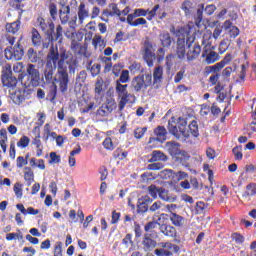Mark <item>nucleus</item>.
<instances>
[{
	"mask_svg": "<svg viewBox=\"0 0 256 256\" xmlns=\"http://www.w3.org/2000/svg\"><path fill=\"white\" fill-rule=\"evenodd\" d=\"M223 28L227 31V35H229L230 39H237L241 33L239 27L233 25L231 20H226L223 24Z\"/></svg>",
	"mask_w": 256,
	"mask_h": 256,
	"instance_id": "16",
	"label": "nucleus"
},
{
	"mask_svg": "<svg viewBox=\"0 0 256 256\" xmlns=\"http://www.w3.org/2000/svg\"><path fill=\"white\" fill-rule=\"evenodd\" d=\"M169 159L165 153L159 151V150H154L151 154V158L149 159V163H157V161H167Z\"/></svg>",
	"mask_w": 256,
	"mask_h": 256,
	"instance_id": "29",
	"label": "nucleus"
},
{
	"mask_svg": "<svg viewBox=\"0 0 256 256\" xmlns=\"http://www.w3.org/2000/svg\"><path fill=\"white\" fill-rule=\"evenodd\" d=\"M148 195L152 197V199H157L159 197V193L161 191V187H157L155 184H151L147 187Z\"/></svg>",
	"mask_w": 256,
	"mask_h": 256,
	"instance_id": "38",
	"label": "nucleus"
},
{
	"mask_svg": "<svg viewBox=\"0 0 256 256\" xmlns=\"http://www.w3.org/2000/svg\"><path fill=\"white\" fill-rule=\"evenodd\" d=\"M13 191H14L17 199H21V197H23V184L15 183Z\"/></svg>",
	"mask_w": 256,
	"mask_h": 256,
	"instance_id": "54",
	"label": "nucleus"
},
{
	"mask_svg": "<svg viewBox=\"0 0 256 256\" xmlns=\"http://www.w3.org/2000/svg\"><path fill=\"white\" fill-rule=\"evenodd\" d=\"M67 59H69L67 50H61L59 70H57L54 78V81L59 85L61 93H67V89H69V73H75V69L79 66L77 59ZM67 69H69V72H67Z\"/></svg>",
	"mask_w": 256,
	"mask_h": 256,
	"instance_id": "3",
	"label": "nucleus"
},
{
	"mask_svg": "<svg viewBox=\"0 0 256 256\" xmlns=\"http://www.w3.org/2000/svg\"><path fill=\"white\" fill-rule=\"evenodd\" d=\"M153 85V74L146 73V74H139L134 76L130 83V89L134 93H144L147 91L149 87Z\"/></svg>",
	"mask_w": 256,
	"mask_h": 256,
	"instance_id": "7",
	"label": "nucleus"
},
{
	"mask_svg": "<svg viewBox=\"0 0 256 256\" xmlns=\"http://www.w3.org/2000/svg\"><path fill=\"white\" fill-rule=\"evenodd\" d=\"M31 34V39L34 47H41L43 39L41 38V34L39 33V31L36 28H32Z\"/></svg>",
	"mask_w": 256,
	"mask_h": 256,
	"instance_id": "32",
	"label": "nucleus"
},
{
	"mask_svg": "<svg viewBox=\"0 0 256 256\" xmlns=\"http://www.w3.org/2000/svg\"><path fill=\"white\" fill-rule=\"evenodd\" d=\"M129 79H131V77L129 76V70H122L119 79L116 80V83H119V84L129 83Z\"/></svg>",
	"mask_w": 256,
	"mask_h": 256,
	"instance_id": "45",
	"label": "nucleus"
},
{
	"mask_svg": "<svg viewBox=\"0 0 256 256\" xmlns=\"http://www.w3.org/2000/svg\"><path fill=\"white\" fill-rule=\"evenodd\" d=\"M112 59V57L107 56L101 58L102 63H105L104 73H109L111 69H113V63H111Z\"/></svg>",
	"mask_w": 256,
	"mask_h": 256,
	"instance_id": "44",
	"label": "nucleus"
},
{
	"mask_svg": "<svg viewBox=\"0 0 256 256\" xmlns=\"http://www.w3.org/2000/svg\"><path fill=\"white\" fill-rule=\"evenodd\" d=\"M127 87H129V85H127V84H119V82H116L115 91H116V93H117L119 98L122 95H125L126 93H129V91H127Z\"/></svg>",
	"mask_w": 256,
	"mask_h": 256,
	"instance_id": "43",
	"label": "nucleus"
},
{
	"mask_svg": "<svg viewBox=\"0 0 256 256\" xmlns=\"http://www.w3.org/2000/svg\"><path fill=\"white\" fill-rule=\"evenodd\" d=\"M24 169V179L27 183V186L31 187V184L33 183V181H35V174L33 173V170H31L30 167H25Z\"/></svg>",
	"mask_w": 256,
	"mask_h": 256,
	"instance_id": "33",
	"label": "nucleus"
},
{
	"mask_svg": "<svg viewBox=\"0 0 256 256\" xmlns=\"http://www.w3.org/2000/svg\"><path fill=\"white\" fill-rule=\"evenodd\" d=\"M205 57H206V63L208 65H212V63L219 61V54L215 51H210L208 54L206 53Z\"/></svg>",
	"mask_w": 256,
	"mask_h": 256,
	"instance_id": "40",
	"label": "nucleus"
},
{
	"mask_svg": "<svg viewBox=\"0 0 256 256\" xmlns=\"http://www.w3.org/2000/svg\"><path fill=\"white\" fill-rule=\"evenodd\" d=\"M160 225H161V223H159V221L148 222L144 226V231L146 233H151V232H153V229H157L158 227H160Z\"/></svg>",
	"mask_w": 256,
	"mask_h": 256,
	"instance_id": "47",
	"label": "nucleus"
},
{
	"mask_svg": "<svg viewBox=\"0 0 256 256\" xmlns=\"http://www.w3.org/2000/svg\"><path fill=\"white\" fill-rule=\"evenodd\" d=\"M145 133H147V127L136 128L134 130V137H135V139H142V137H143V135H145Z\"/></svg>",
	"mask_w": 256,
	"mask_h": 256,
	"instance_id": "63",
	"label": "nucleus"
},
{
	"mask_svg": "<svg viewBox=\"0 0 256 256\" xmlns=\"http://www.w3.org/2000/svg\"><path fill=\"white\" fill-rule=\"evenodd\" d=\"M92 45L97 49V47H105V40H103V36L95 35L92 40Z\"/></svg>",
	"mask_w": 256,
	"mask_h": 256,
	"instance_id": "46",
	"label": "nucleus"
},
{
	"mask_svg": "<svg viewBox=\"0 0 256 256\" xmlns=\"http://www.w3.org/2000/svg\"><path fill=\"white\" fill-rule=\"evenodd\" d=\"M158 197L166 203H175V201H177V195L170 193L169 190L164 187H160Z\"/></svg>",
	"mask_w": 256,
	"mask_h": 256,
	"instance_id": "19",
	"label": "nucleus"
},
{
	"mask_svg": "<svg viewBox=\"0 0 256 256\" xmlns=\"http://www.w3.org/2000/svg\"><path fill=\"white\" fill-rule=\"evenodd\" d=\"M33 133H37L35 138L32 141V144L35 145L36 149H39L40 147H43L41 143V130L39 129V126H36L33 128Z\"/></svg>",
	"mask_w": 256,
	"mask_h": 256,
	"instance_id": "36",
	"label": "nucleus"
},
{
	"mask_svg": "<svg viewBox=\"0 0 256 256\" xmlns=\"http://www.w3.org/2000/svg\"><path fill=\"white\" fill-rule=\"evenodd\" d=\"M54 256H63V243L62 242H57L54 251H53Z\"/></svg>",
	"mask_w": 256,
	"mask_h": 256,
	"instance_id": "64",
	"label": "nucleus"
},
{
	"mask_svg": "<svg viewBox=\"0 0 256 256\" xmlns=\"http://www.w3.org/2000/svg\"><path fill=\"white\" fill-rule=\"evenodd\" d=\"M4 55L8 61H21L24 51L21 44L17 43L14 47H8L4 50Z\"/></svg>",
	"mask_w": 256,
	"mask_h": 256,
	"instance_id": "9",
	"label": "nucleus"
},
{
	"mask_svg": "<svg viewBox=\"0 0 256 256\" xmlns=\"http://www.w3.org/2000/svg\"><path fill=\"white\" fill-rule=\"evenodd\" d=\"M148 13H149V9L137 8L134 10V13L128 14V16H129V19H135L137 17L142 18V17H147Z\"/></svg>",
	"mask_w": 256,
	"mask_h": 256,
	"instance_id": "35",
	"label": "nucleus"
},
{
	"mask_svg": "<svg viewBox=\"0 0 256 256\" xmlns=\"http://www.w3.org/2000/svg\"><path fill=\"white\" fill-rule=\"evenodd\" d=\"M16 208L18 211H20V213H22V215H39V209H35L33 207H28L25 209V206L21 203L17 204Z\"/></svg>",
	"mask_w": 256,
	"mask_h": 256,
	"instance_id": "30",
	"label": "nucleus"
},
{
	"mask_svg": "<svg viewBox=\"0 0 256 256\" xmlns=\"http://www.w3.org/2000/svg\"><path fill=\"white\" fill-rule=\"evenodd\" d=\"M142 58L144 59L147 67H153L155 63V59H157L158 63H162L163 59H165V49L159 48L157 50V55L155 54V49L153 48V44L150 41H145L142 49Z\"/></svg>",
	"mask_w": 256,
	"mask_h": 256,
	"instance_id": "6",
	"label": "nucleus"
},
{
	"mask_svg": "<svg viewBox=\"0 0 256 256\" xmlns=\"http://www.w3.org/2000/svg\"><path fill=\"white\" fill-rule=\"evenodd\" d=\"M115 101H108L102 104L99 109L96 111V115L99 117H109L111 113L115 110Z\"/></svg>",
	"mask_w": 256,
	"mask_h": 256,
	"instance_id": "15",
	"label": "nucleus"
},
{
	"mask_svg": "<svg viewBox=\"0 0 256 256\" xmlns=\"http://www.w3.org/2000/svg\"><path fill=\"white\" fill-rule=\"evenodd\" d=\"M61 63V51L57 46L51 45L47 55H46V68L44 71V77L46 83H52L54 81L53 75L55 69L59 71V64Z\"/></svg>",
	"mask_w": 256,
	"mask_h": 256,
	"instance_id": "4",
	"label": "nucleus"
},
{
	"mask_svg": "<svg viewBox=\"0 0 256 256\" xmlns=\"http://www.w3.org/2000/svg\"><path fill=\"white\" fill-rule=\"evenodd\" d=\"M168 131L170 135H173L178 141L182 143H187L193 137L197 139L199 137V123L196 120H192L188 124L187 129V120L184 117H179L175 120V117H172L168 121Z\"/></svg>",
	"mask_w": 256,
	"mask_h": 256,
	"instance_id": "1",
	"label": "nucleus"
},
{
	"mask_svg": "<svg viewBox=\"0 0 256 256\" xmlns=\"http://www.w3.org/2000/svg\"><path fill=\"white\" fill-rule=\"evenodd\" d=\"M165 143L167 141V128L165 126H158L154 129V137L149 138V145L152 143Z\"/></svg>",
	"mask_w": 256,
	"mask_h": 256,
	"instance_id": "13",
	"label": "nucleus"
},
{
	"mask_svg": "<svg viewBox=\"0 0 256 256\" xmlns=\"http://www.w3.org/2000/svg\"><path fill=\"white\" fill-rule=\"evenodd\" d=\"M102 145L104 149H107V151H113V149H115V146H113V140L110 137L105 138Z\"/></svg>",
	"mask_w": 256,
	"mask_h": 256,
	"instance_id": "59",
	"label": "nucleus"
},
{
	"mask_svg": "<svg viewBox=\"0 0 256 256\" xmlns=\"http://www.w3.org/2000/svg\"><path fill=\"white\" fill-rule=\"evenodd\" d=\"M221 71V66H219L218 63L212 65V66H207L205 68V75H211V73H219Z\"/></svg>",
	"mask_w": 256,
	"mask_h": 256,
	"instance_id": "52",
	"label": "nucleus"
},
{
	"mask_svg": "<svg viewBox=\"0 0 256 256\" xmlns=\"http://www.w3.org/2000/svg\"><path fill=\"white\" fill-rule=\"evenodd\" d=\"M159 231L160 233H162V235H165V237H171L172 239H175V237H177V228H175L171 224L160 223Z\"/></svg>",
	"mask_w": 256,
	"mask_h": 256,
	"instance_id": "17",
	"label": "nucleus"
},
{
	"mask_svg": "<svg viewBox=\"0 0 256 256\" xmlns=\"http://www.w3.org/2000/svg\"><path fill=\"white\" fill-rule=\"evenodd\" d=\"M29 143H31V139L27 136H22L17 142V147L20 149H26V147H29Z\"/></svg>",
	"mask_w": 256,
	"mask_h": 256,
	"instance_id": "51",
	"label": "nucleus"
},
{
	"mask_svg": "<svg viewBox=\"0 0 256 256\" xmlns=\"http://www.w3.org/2000/svg\"><path fill=\"white\" fill-rule=\"evenodd\" d=\"M205 15H213L215 13V11H217V6H215V4H209L206 5V7H204L203 9Z\"/></svg>",
	"mask_w": 256,
	"mask_h": 256,
	"instance_id": "61",
	"label": "nucleus"
},
{
	"mask_svg": "<svg viewBox=\"0 0 256 256\" xmlns=\"http://www.w3.org/2000/svg\"><path fill=\"white\" fill-rule=\"evenodd\" d=\"M195 43V37L187 31L178 34L176 42V55L178 59L183 60L187 59L189 63L195 61L201 55V45L195 43L194 46H191Z\"/></svg>",
	"mask_w": 256,
	"mask_h": 256,
	"instance_id": "2",
	"label": "nucleus"
},
{
	"mask_svg": "<svg viewBox=\"0 0 256 256\" xmlns=\"http://www.w3.org/2000/svg\"><path fill=\"white\" fill-rule=\"evenodd\" d=\"M229 47H231V40H229V38L221 40L218 48L220 55H223V53H225Z\"/></svg>",
	"mask_w": 256,
	"mask_h": 256,
	"instance_id": "41",
	"label": "nucleus"
},
{
	"mask_svg": "<svg viewBox=\"0 0 256 256\" xmlns=\"http://www.w3.org/2000/svg\"><path fill=\"white\" fill-rule=\"evenodd\" d=\"M200 8L197 9L196 15L194 16L196 27H201V22L203 21V9L205 4H200Z\"/></svg>",
	"mask_w": 256,
	"mask_h": 256,
	"instance_id": "37",
	"label": "nucleus"
},
{
	"mask_svg": "<svg viewBox=\"0 0 256 256\" xmlns=\"http://www.w3.org/2000/svg\"><path fill=\"white\" fill-rule=\"evenodd\" d=\"M89 17V9L85 5V3L81 2L78 7V20L79 23H83L85 19Z\"/></svg>",
	"mask_w": 256,
	"mask_h": 256,
	"instance_id": "26",
	"label": "nucleus"
},
{
	"mask_svg": "<svg viewBox=\"0 0 256 256\" xmlns=\"http://www.w3.org/2000/svg\"><path fill=\"white\" fill-rule=\"evenodd\" d=\"M47 99H48V101H51V103H53V101H55V99H57V85H55V83H53L50 86L49 92L47 94Z\"/></svg>",
	"mask_w": 256,
	"mask_h": 256,
	"instance_id": "42",
	"label": "nucleus"
},
{
	"mask_svg": "<svg viewBox=\"0 0 256 256\" xmlns=\"http://www.w3.org/2000/svg\"><path fill=\"white\" fill-rule=\"evenodd\" d=\"M211 37V34H205L202 38V45L204 46V52L202 54V57H205V55H207V51H209V49H213Z\"/></svg>",
	"mask_w": 256,
	"mask_h": 256,
	"instance_id": "31",
	"label": "nucleus"
},
{
	"mask_svg": "<svg viewBox=\"0 0 256 256\" xmlns=\"http://www.w3.org/2000/svg\"><path fill=\"white\" fill-rule=\"evenodd\" d=\"M21 29V16L14 22L6 23L5 30L6 33H11V35H17Z\"/></svg>",
	"mask_w": 256,
	"mask_h": 256,
	"instance_id": "21",
	"label": "nucleus"
},
{
	"mask_svg": "<svg viewBox=\"0 0 256 256\" xmlns=\"http://www.w3.org/2000/svg\"><path fill=\"white\" fill-rule=\"evenodd\" d=\"M243 146H236L232 149V153L236 161H241L243 159Z\"/></svg>",
	"mask_w": 256,
	"mask_h": 256,
	"instance_id": "50",
	"label": "nucleus"
},
{
	"mask_svg": "<svg viewBox=\"0 0 256 256\" xmlns=\"http://www.w3.org/2000/svg\"><path fill=\"white\" fill-rule=\"evenodd\" d=\"M123 67L124 66L122 63H117L114 66H112L111 71H112L113 75L115 77H119V75H121V71H122Z\"/></svg>",
	"mask_w": 256,
	"mask_h": 256,
	"instance_id": "60",
	"label": "nucleus"
},
{
	"mask_svg": "<svg viewBox=\"0 0 256 256\" xmlns=\"http://www.w3.org/2000/svg\"><path fill=\"white\" fill-rule=\"evenodd\" d=\"M28 73V81H30L29 85L32 87L39 86V81H41V75L39 74V69L34 64H29L26 69Z\"/></svg>",
	"mask_w": 256,
	"mask_h": 256,
	"instance_id": "11",
	"label": "nucleus"
},
{
	"mask_svg": "<svg viewBox=\"0 0 256 256\" xmlns=\"http://www.w3.org/2000/svg\"><path fill=\"white\" fill-rule=\"evenodd\" d=\"M160 43L162 47L169 48L171 47V43H173V37L169 32H162L159 35Z\"/></svg>",
	"mask_w": 256,
	"mask_h": 256,
	"instance_id": "28",
	"label": "nucleus"
},
{
	"mask_svg": "<svg viewBox=\"0 0 256 256\" xmlns=\"http://www.w3.org/2000/svg\"><path fill=\"white\" fill-rule=\"evenodd\" d=\"M109 7L111 9L110 11L113 17H115V15L119 17V21H121V23H125V21H127V18L121 17V11L119 10V7L117 6V4L111 3Z\"/></svg>",
	"mask_w": 256,
	"mask_h": 256,
	"instance_id": "34",
	"label": "nucleus"
},
{
	"mask_svg": "<svg viewBox=\"0 0 256 256\" xmlns=\"http://www.w3.org/2000/svg\"><path fill=\"white\" fill-rule=\"evenodd\" d=\"M133 245H134L133 235L126 234L120 244V253H125V251H127V249H129V251H132L131 247H133Z\"/></svg>",
	"mask_w": 256,
	"mask_h": 256,
	"instance_id": "22",
	"label": "nucleus"
},
{
	"mask_svg": "<svg viewBox=\"0 0 256 256\" xmlns=\"http://www.w3.org/2000/svg\"><path fill=\"white\" fill-rule=\"evenodd\" d=\"M129 71H131V73H138V71H141V73H144V69H141V63L139 62H133L129 67H128Z\"/></svg>",
	"mask_w": 256,
	"mask_h": 256,
	"instance_id": "56",
	"label": "nucleus"
},
{
	"mask_svg": "<svg viewBox=\"0 0 256 256\" xmlns=\"http://www.w3.org/2000/svg\"><path fill=\"white\" fill-rule=\"evenodd\" d=\"M205 209H207L205 202L200 201V202L196 203L195 211H196L197 215H203V213H205Z\"/></svg>",
	"mask_w": 256,
	"mask_h": 256,
	"instance_id": "57",
	"label": "nucleus"
},
{
	"mask_svg": "<svg viewBox=\"0 0 256 256\" xmlns=\"http://www.w3.org/2000/svg\"><path fill=\"white\" fill-rule=\"evenodd\" d=\"M28 59L31 63H37L38 61H41V58L33 48L28 50Z\"/></svg>",
	"mask_w": 256,
	"mask_h": 256,
	"instance_id": "48",
	"label": "nucleus"
},
{
	"mask_svg": "<svg viewBox=\"0 0 256 256\" xmlns=\"http://www.w3.org/2000/svg\"><path fill=\"white\" fill-rule=\"evenodd\" d=\"M72 49L78 55L89 58V53H87V46L79 44V42H72Z\"/></svg>",
	"mask_w": 256,
	"mask_h": 256,
	"instance_id": "27",
	"label": "nucleus"
},
{
	"mask_svg": "<svg viewBox=\"0 0 256 256\" xmlns=\"http://www.w3.org/2000/svg\"><path fill=\"white\" fill-rule=\"evenodd\" d=\"M142 245L144 251H153L155 247H157V241L153 240V238L145 235L142 240Z\"/></svg>",
	"mask_w": 256,
	"mask_h": 256,
	"instance_id": "25",
	"label": "nucleus"
},
{
	"mask_svg": "<svg viewBox=\"0 0 256 256\" xmlns=\"http://www.w3.org/2000/svg\"><path fill=\"white\" fill-rule=\"evenodd\" d=\"M179 147H181L179 142L169 141L166 143V149L172 157H177V155L181 153V149Z\"/></svg>",
	"mask_w": 256,
	"mask_h": 256,
	"instance_id": "23",
	"label": "nucleus"
},
{
	"mask_svg": "<svg viewBox=\"0 0 256 256\" xmlns=\"http://www.w3.org/2000/svg\"><path fill=\"white\" fill-rule=\"evenodd\" d=\"M17 82V78L13 76L11 68H6L2 74L3 87H7V89H15V87H17Z\"/></svg>",
	"mask_w": 256,
	"mask_h": 256,
	"instance_id": "12",
	"label": "nucleus"
},
{
	"mask_svg": "<svg viewBox=\"0 0 256 256\" xmlns=\"http://www.w3.org/2000/svg\"><path fill=\"white\" fill-rule=\"evenodd\" d=\"M36 25L50 41H59V39L61 41L63 39V26L57 25L55 31V23H53V20H45L43 17H38Z\"/></svg>",
	"mask_w": 256,
	"mask_h": 256,
	"instance_id": "5",
	"label": "nucleus"
},
{
	"mask_svg": "<svg viewBox=\"0 0 256 256\" xmlns=\"http://www.w3.org/2000/svg\"><path fill=\"white\" fill-rule=\"evenodd\" d=\"M133 19L135 18L130 19L129 16H127L126 18L128 25H130L131 27H139V25H147V20L145 18H137L134 21Z\"/></svg>",
	"mask_w": 256,
	"mask_h": 256,
	"instance_id": "39",
	"label": "nucleus"
},
{
	"mask_svg": "<svg viewBox=\"0 0 256 256\" xmlns=\"http://www.w3.org/2000/svg\"><path fill=\"white\" fill-rule=\"evenodd\" d=\"M127 151L123 152V149L118 148L113 152L114 159H119L120 161H123V159H127Z\"/></svg>",
	"mask_w": 256,
	"mask_h": 256,
	"instance_id": "49",
	"label": "nucleus"
},
{
	"mask_svg": "<svg viewBox=\"0 0 256 256\" xmlns=\"http://www.w3.org/2000/svg\"><path fill=\"white\" fill-rule=\"evenodd\" d=\"M48 9L50 16L52 17V21H57V4L50 3Z\"/></svg>",
	"mask_w": 256,
	"mask_h": 256,
	"instance_id": "55",
	"label": "nucleus"
},
{
	"mask_svg": "<svg viewBox=\"0 0 256 256\" xmlns=\"http://www.w3.org/2000/svg\"><path fill=\"white\" fill-rule=\"evenodd\" d=\"M232 59L233 55H231V53L226 54L225 57L220 62H218L219 67L223 69L225 65H229L231 63Z\"/></svg>",
	"mask_w": 256,
	"mask_h": 256,
	"instance_id": "53",
	"label": "nucleus"
},
{
	"mask_svg": "<svg viewBox=\"0 0 256 256\" xmlns=\"http://www.w3.org/2000/svg\"><path fill=\"white\" fill-rule=\"evenodd\" d=\"M161 217H168L172 225L178 229H182V227H185V223H187V218L175 212H170V214H161Z\"/></svg>",
	"mask_w": 256,
	"mask_h": 256,
	"instance_id": "14",
	"label": "nucleus"
},
{
	"mask_svg": "<svg viewBox=\"0 0 256 256\" xmlns=\"http://www.w3.org/2000/svg\"><path fill=\"white\" fill-rule=\"evenodd\" d=\"M160 247H162V248L154 250V255H156V256H173V252L177 253L178 251H181V248L179 247V245L173 244L171 242H162L160 244Z\"/></svg>",
	"mask_w": 256,
	"mask_h": 256,
	"instance_id": "8",
	"label": "nucleus"
},
{
	"mask_svg": "<svg viewBox=\"0 0 256 256\" xmlns=\"http://www.w3.org/2000/svg\"><path fill=\"white\" fill-rule=\"evenodd\" d=\"M149 203H153V199L149 195L142 196L138 199V213H147L149 211Z\"/></svg>",
	"mask_w": 256,
	"mask_h": 256,
	"instance_id": "18",
	"label": "nucleus"
},
{
	"mask_svg": "<svg viewBox=\"0 0 256 256\" xmlns=\"http://www.w3.org/2000/svg\"><path fill=\"white\" fill-rule=\"evenodd\" d=\"M163 82V66L154 68L152 85H161Z\"/></svg>",
	"mask_w": 256,
	"mask_h": 256,
	"instance_id": "24",
	"label": "nucleus"
},
{
	"mask_svg": "<svg viewBox=\"0 0 256 256\" xmlns=\"http://www.w3.org/2000/svg\"><path fill=\"white\" fill-rule=\"evenodd\" d=\"M160 7H161V6H160L159 4H157V5H155V6L152 8V10H149V9H148L147 21H153L155 15H157V11H159Z\"/></svg>",
	"mask_w": 256,
	"mask_h": 256,
	"instance_id": "58",
	"label": "nucleus"
},
{
	"mask_svg": "<svg viewBox=\"0 0 256 256\" xmlns=\"http://www.w3.org/2000/svg\"><path fill=\"white\" fill-rule=\"evenodd\" d=\"M31 93H33L31 89L24 88L22 90H16L14 93L11 94L10 98L15 105H21L23 101L31 97Z\"/></svg>",
	"mask_w": 256,
	"mask_h": 256,
	"instance_id": "10",
	"label": "nucleus"
},
{
	"mask_svg": "<svg viewBox=\"0 0 256 256\" xmlns=\"http://www.w3.org/2000/svg\"><path fill=\"white\" fill-rule=\"evenodd\" d=\"M245 195H247V197H253V195H256V185L248 184L246 187Z\"/></svg>",
	"mask_w": 256,
	"mask_h": 256,
	"instance_id": "62",
	"label": "nucleus"
},
{
	"mask_svg": "<svg viewBox=\"0 0 256 256\" xmlns=\"http://www.w3.org/2000/svg\"><path fill=\"white\" fill-rule=\"evenodd\" d=\"M120 101L118 102V109L119 111H123V109H125V106L128 104V103H135V95L131 94V93H126V94H123L122 96L119 97Z\"/></svg>",
	"mask_w": 256,
	"mask_h": 256,
	"instance_id": "20",
	"label": "nucleus"
}]
</instances>
